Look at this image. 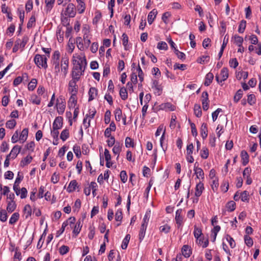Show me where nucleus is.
Masks as SVG:
<instances>
[{"mask_svg":"<svg viewBox=\"0 0 261 261\" xmlns=\"http://www.w3.org/2000/svg\"><path fill=\"white\" fill-rule=\"evenodd\" d=\"M60 53L59 50H55L51 57V62L54 66L55 73L56 75L60 72H63L64 76H66L69 68V58L66 54L64 55L61 59V64L60 62Z\"/></svg>","mask_w":261,"mask_h":261,"instance_id":"obj_1","label":"nucleus"},{"mask_svg":"<svg viewBox=\"0 0 261 261\" xmlns=\"http://www.w3.org/2000/svg\"><path fill=\"white\" fill-rule=\"evenodd\" d=\"M72 62L73 67L71 73L72 78L79 81L80 76L83 74L87 66L86 57H82L79 55L75 57L74 55Z\"/></svg>","mask_w":261,"mask_h":261,"instance_id":"obj_2","label":"nucleus"},{"mask_svg":"<svg viewBox=\"0 0 261 261\" xmlns=\"http://www.w3.org/2000/svg\"><path fill=\"white\" fill-rule=\"evenodd\" d=\"M47 58L45 55L40 54H36L34 58L35 64L39 68L46 69L47 68Z\"/></svg>","mask_w":261,"mask_h":261,"instance_id":"obj_3","label":"nucleus"},{"mask_svg":"<svg viewBox=\"0 0 261 261\" xmlns=\"http://www.w3.org/2000/svg\"><path fill=\"white\" fill-rule=\"evenodd\" d=\"M56 107L58 113L60 115L63 114L66 108V102L62 96L57 98Z\"/></svg>","mask_w":261,"mask_h":261,"instance_id":"obj_4","label":"nucleus"},{"mask_svg":"<svg viewBox=\"0 0 261 261\" xmlns=\"http://www.w3.org/2000/svg\"><path fill=\"white\" fill-rule=\"evenodd\" d=\"M79 80L72 79L68 83V91L70 94H77L78 92V87L76 83Z\"/></svg>","mask_w":261,"mask_h":261,"instance_id":"obj_5","label":"nucleus"},{"mask_svg":"<svg viewBox=\"0 0 261 261\" xmlns=\"http://www.w3.org/2000/svg\"><path fill=\"white\" fill-rule=\"evenodd\" d=\"M83 40L84 41V44L87 48H88L90 43L91 41L89 38L90 35V29L88 26H85L83 29Z\"/></svg>","mask_w":261,"mask_h":261,"instance_id":"obj_6","label":"nucleus"},{"mask_svg":"<svg viewBox=\"0 0 261 261\" xmlns=\"http://www.w3.org/2000/svg\"><path fill=\"white\" fill-rule=\"evenodd\" d=\"M202 108L204 111H207L209 107L208 94L207 91H203L201 95Z\"/></svg>","mask_w":261,"mask_h":261,"instance_id":"obj_7","label":"nucleus"},{"mask_svg":"<svg viewBox=\"0 0 261 261\" xmlns=\"http://www.w3.org/2000/svg\"><path fill=\"white\" fill-rule=\"evenodd\" d=\"M65 14L68 15L69 17H74L76 14V11L75 6L72 4L69 3L66 9Z\"/></svg>","mask_w":261,"mask_h":261,"instance_id":"obj_8","label":"nucleus"},{"mask_svg":"<svg viewBox=\"0 0 261 261\" xmlns=\"http://www.w3.org/2000/svg\"><path fill=\"white\" fill-rule=\"evenodd\" d=\"M182 209H178L175 212V220L177 225V228H180L183 223V217L181 215Z\"/></svg>","mask_w":261,"mask_h":261,"instance_id":"obj_9","label":"nucleus"},{"mask_svg":"<svg viewBox=\"0 0 261 261\" xmlns=\"http://www.w3.org/2000/svg\"><path fill=\"white\" fill-rule=\"evenodd\" d=\"M151 88L154 89V93L160 96L162 93V88L160 85H159V81L157 80H153L151 85Z\"/></svg>","mask_w":261,"mask_h":261,"instance_id":"obj_10","label":"nucleus"},{"mask_svg":"<svg viewBox=\"0 0 261 261\" xmlns=\"http://www.w3.org/2000/svg\"><path fill=\"white\" fill-rule=\"evenodd\" d=\"M198 163L196 162L194 167V173L196 174L197 178H201L202 179H203L204 178V172L203 170L201 168L198 167Z\"/></svg>","mask_w":261,"mask_h":261,"instance_id":"obj_11","label":"nucleus"},{"mask_svg":"<svg viewBox=\"0 0 261 261\" xmlns=\"http://www.w3.org/2000/svg\"><path fill=\"white\" fill-rule=\"evenodd\" d=\"M63 120L62 117H57L53 123V128L54 129H61L63 126Z\"/></svg>","mask_w":261,"mask_h":261,"instance_id":"obj_12","label":"nucleus"},{"mask_svg":"<svg viewBox=\"0 0 261 261\" xmlns=\"http://www.w3.org/2000/svg\"><path fill=\"white\" fill-rule=\"evenodd\" d=\"M77 94H71V96L68 102V107L69 109L75 108V106L77 103Z\"/></svg>","mask_w":261,"mask_h":261,"instance_id":"obj_13","label":"nucleus"},{"mask_svg":"<svg viewBox=\"0 0 261 261\" xmlns=\"http://www.w3.org/2000/svg\"><path fill=\"white\" fill-rule=\"evenodd\" d=\"M23 217L25 219H29L32 215V210L31 205L26 204L23 209Z\"/></svg>","mask_w":261,"mask_h":261,"instance_id":"obj_14","label":"nucleus"},{"mask_svg":"<svg viewBox=\"0 0 261 261\" xmlns=\"http://www.w3.org/2000/svg\"><path fill=\"white\" fill-rule=\"evenodd\" d=\"M204 189V187L203 184L201 181L199 182L196 184V186L195 195L197 197H200Z\"/></svg>","mask_w":261,"mask_h":261,"instance_id":"obj_15","label":"nucleus"},{"mask_svg":"<svg viewBox=\"0 0 261 261\" xmlns=\"http://www.w3.org/2000/svg\"><path fill=\"white\" fill-rule=\"evenodd\" d=\"M159 110H170L173 111L174 110L175 107L170 102H165L161 104L159 106Z\"/></svg>","mask_w":261,"mask_h":261,"instance_id":"obj_16","label":"nucleus"},{"mask_svg":"<svg viewBox=\"0 0 261 261\" xmlns=\"http://www.w3.org/2000/svg\"><path fill=\"white\" fill-rule=\"evenodd\" d=\"M98 94V90L95 87H91L88 91V101H91L95 98Z\"/></svg>","mask_w":261,"mask_h":261,"instance_id":"obj_17","label":"nucleus"},{"mask_svg":"<svg viewBox=\"0 0 261 261\" xmlns=\"http://www.w3.org/2000/svg\"><path fill=\"white\" fill-rule=\"evenodd\" d=\"M158 14V11L155 9H153L148 14L147 16L148 22L149 24H151L155 19Z\"/></svg>","mask_w":261,"mask_h":261,"instance_id":"obj_18","label":"nucleus"},{"mask_svg":"<svg viewBox=\"0 0 261 261\" xmlns=\"http://www.w3.org/2000/svg\"><path fill=\"white\" fill-rule=\"evenodd\" d=\"M79 186H77V182L76 181V180H71L67 188V191L68 192V193H71L73 191H74L76 188H78Z\"/></svg>","mask_w":261,"mask_h":261,"instance_id":"obj_19","label":"nucleus"},{"mask_svg":"<svg viewBox=\"0 0 261 261\" xmlns=\"http://www.w3.org/2000/svg\"><path fill=\"white\" fill-rule=\"evenodd\" d=\"M17 204L15 201H8L7 211L8 213H11L16 208Z\"/></svg>","mask_w":261,"mask_h":261,"instance_id":"obj_20","label":"nucleus"},{"mask_svg":"<svg viewBox=\"0 0 261 261\" xmlns=\"http://www.w3.org/2000/svg\"><path fill=\"white\" fill-rule=\"evenodd\" d=\"M77 3V8L80 14H82L84 12L86 8L85 3L84 0H76Z\"/></svg>","mask_w":261,"mask_h":261,"instance_id":"obj_21","label":"nucleus"},{"mask_svg":"<svg viewBox=\"0 0 261 261\" xmlns=\"http://www.w3.org/2000/svg\"><path fill=\"white\" fill-rule=\"evenodd\" d=\"M181 252L183 255L185 257H189L192 253V251L190 247L187 245L183 246L181 249Z\"/></svg>","mask_w":261,"mask_h":261,"instance_id":"obj_22","label":"nucleus"},{"mask_svg":"<svg viewBox=\"0 0 261 261\" xmlns=\"http://www.w3.org/2000/svg\"><path fill=\"white\" fill-rule=\"evenodd\" d=\"M221 80L220 82H222L226 80L228 77V70L226 67H223L220 72Z\"/></svg>","mask_w":261,"mask_h":261,"instance_id":"obj_23","label":"nucleus"},{"mask_svg":"<svg viewBox=\"0 0 261 261\" xmlns=\"http://www.w3.org/2000/svg\"><path fill=\"white\" fill-rule=\"evenodd\" d=\"M207 124L203 123L200 128L201 136L203 139H205L207 136Z\"/></svg>","mask_w":261,"mask_h":261,"instance_id":"obj_24","label":"nucleus"},{"mask_svg":"<svg viewBox=\"0 0 261 261\" xmlns=\"http://www.w3.org/2000/svg\"><path fill=\"white\" fill-rule=\"evenodd\" d=\"M28 132L29 130L27 128H25L22 130L19 137V139L22 143H24L27 140L28 136Z\"/></svg>","mask_w":261,"mask_h":261,"instance_id":"obj_25","label":"nucleus"},{"mask_svg":"<svg viewBox=\"0 0 261 261\" xmlns=\"http://www.w3.org/2000/svg\"><path fill=\"white\" fill-rule=\"evenodd\" d=\"M83 224L81 221V220H79L76 223L74 229L73 230V233L76 236L80 232L81 230V228L82 227Z\"/></svg>","mask_w":261,"mask_h":261,"instance_id":"obj_26","label":"nucleus"},{"mask_svg":"<svg viewBox=\"0 0 261 261\" xmlns=\"http://www.w3.org/2000/svg\"><path fill=\"white\" fill-rule=\"evenodd\" d=\"M21 147L18 145L14 146L12 149L10 153L12 154V159H14L16 158L18 153L20 152Z\"/></svg>","mask_w":261,"mask_h":261,"instance_id":"obj_27","label":"nucleus"},{"mask_svg":"<svg viewBox=\"0 0 261 261\" xmlns=\"http://www.w3.org/2000/svg\"><path fill=\"white\" fill-rule=\"evenodd\" d=\"M147 227V226L146 225H141V226L139 234V239L140 242L142 241V240L144 239L145 237Z\"/></svg>","mask_w":261,"mask_h":261,"instance_id":"obj_28","label":"nucleus"},{"mask_svg":"<svg viewBox=\"0 0 261 261\" xmlns=\"http://www.w3.org/2000/svg\"><path fill=\"white\" fill-rule=\"evenodd\" d=\"M214 79V75L211 72H208L206 74L205 78L204 84L205 86H209L213 82Z\"/></svg>","mask_w":261,"mask_h":261,"instance_id":"obj_29","label":"nucleus"},{"mask_svg":"<svg viewBox=\"0 0 261 261\" xmlns=\"http://www.w3.org/2000/svg\"><path fill=\"white\" fill-rule=\"evenodd\" d=\"M242 160H243L242 164L245 166L249 162V155L245 150H242L241 153Z\"/></svg>","mask_w":261,"mask_h":261,"instance_id":"obj_30","label":"nucleus"},{"mask_svg":"<svg viewBox=\"0 0 261 261\" xmlns=\"http://www.w3.org/2000/svg\"><path fill=\"white\" fill-rule=\"evenodd\" d=\"M56 35L57 38L58 39V41L61 43L63 41V35H64V32L62 30V28L60 27H58L57 28V32H56Z\"/></svg>","mask_w":261,"mask_h":261,"instance_id":"obj_31","label":"nucleus"},{"mask_svg":"<svg viewBox=\"0 0 261 261\" xmlns=\"http://www.w3.org/2000/svg\"><path fill=\"white\" fill-rule=\"evenodd\" d=\"M122 44L124 46V49L127 50L129 49V46L128 45V37L126 34L123 33L122 35Z\"/></svg>","mask_w":261,"mask_h":261,"instance_id":"obj_32","label":"nucleus"},{"mask_svg":"<svg viewBox=\"0 0 261 261\" xmlns=\"http://www.w3.org/2000/svg\"><path fill=\"white\" fill-rule=\"evenodd\" d=\"M74 43H75V42L72 39V37H71L70 38H69V41H68V42L67 44L68 51L69 53L71 54L73 51V50L75 48Z\"/></svg>","mask_w":261,"mask_h":261,"instance_id":"obj_33","label":"nucleus"},{"mask_svg":"<svg viewBox=\"0 0 261 261\" xmlns=\"http://www.w3.org/2000/svg\"><path fill=\"white\" fill-rule=\"evenodd\" d=\"M33 160V158L30 155H27L23 158L20 162V165L21 167H23L25 166L30 164Z\"/></svg>","mask_w":261,"mask_h":261,"instance_id":"obj_34","label":"nucleus"},{"mask_svg":"<svg viewBox=\"0 0 261 261\" xmlns=\"http://www.w3.org/2000/svg\"><path fill=\"white\" fill-rule=\"evenodd\" d=\"M19 218V214L18 213H13L9 220V224L11 225L14 224L18 220Z\"/></svg>","mask_w":261,"mask_h":261,"instance_id":"obj_35","label":"nucleus"},{"mask_svg":"<svg viewBox=\"0 0 261 261\" xmlns=\"http://www.w3.org/2000/svg\"><path fill=\"white\" fill-rule=\"evenodd\" d=\"M120 96L123 100H126L128 97V93L125 87H122L119 91Z\"/></svg>","mask_w":261,"mask_h":261,"instance_id":"obj_36","label":"nucleus"},{"mask_svg":"<svg viewBox=\"0 0 261 261\" xmlns=\"http://www.w3.org/2000/svg\"><path fill=\"white\" fill-rule=\"evenodd\" d=\"M233 38L234 39V43L239 47H242V43L243 42L244 39L242 37H241L239 35H235Z\"/></svg>","mask_w":261,"mask_h":261,"instance_id":"obj_37","label":"nucleus"},{"mask_svg":"<svg viewBox=\"0 0 261 261\" xmlns=\"http://www.w3.org/2000/svg\"><path fill=\"white\" fill-rule=\"evenodd\" d=\"M130 238V236L129 234H127L125 236V238L123 239L122 241V243L121 244V248L122 249H126L127 248Z\"/></svg>","mask_w":261,"mask_h":261,"instance_id":"obj_38","label":"nucleus"},{"mask_svg":"<svg viewBox=\"0 0 261 261\" xmlns=\"http://www.w3.org/2000/svg\"><path fill=\"white\" fill-rule=\"evenodd\" d=\"M236 203L233 201H230L226 204V208L229 212H233L236 209Z\"/></svg>","mask_w":261,"mask_h":261,"instance_id":"obj_39","label":"nucleus"},{"mask_svg":"<svg viewBox=\"0 0 261 261\" xmlns=\"http://www.w3.org/2000/svg\"><path fill=\"white\" fill-rule=\"evenodd\" d=\"M194 114L197 117H200L202 115V111L200 105L195 104L194 107Z\"/></svg>","mask_w":261,"mask_h":261,"instance_id":"obj_40","label":"nucleus"},{"mask_svg":"<svg viewBox=\"0 0 261 261\" xmlns=\"http://www.w3.org/2000/svg\"><path fill=\"white\" fill-rule=\"evenodd\" d=\"M243 95V90L241 89L238 90L234 96V97H233L234 101L236 103H237L240 100V99L242 97Z\"/></svg>","mask_w":261,"mask_h":261,"instance_id":"obj_41","label":"nucleus"},{"mask_svg":"<svg viewBox=\"0 0 261 261\" xmlns=\"http://www.w3.org/2000/svg\"><path fill=\"white\" fill-rule=\"evenodd\" d=\"M225 239L228 242L229 246L231 248H234L236 247V244L235 241L234 239L229 234H226Z\"/></svg>","mask_w":261,"mask_h":261,"instance_id":"obj_42","label":"nucleus"},{"mask_svg":"<svg viewBox=\"0 0 261 261\" xmlns=\"http://www.w3.org/2000/svg\"><path fill=\"white\" fill-rule=\"evenodd\" d=\"M150 214H151L150 211H148L146 212V213L144 216L143 221H142L141 225H146V226L148 225V223L149 218L150 217Z\"/></svg>","mask_w":261,"mask_h":261,"instance_id":"obj_43","label":"nucleus"},{"mask_svg":"<svg viewBox=\"0 0 261 261\" xmlns=\"http://www.w3.org/2000/svg\"><path fill=\"white\" fill-rule=\"evenodd\" d=\"M30 101L33 103L39 105L41 102V98L36 94H33L30 97Z\"/></svg>","mask_w":261,"mask_h":261,"instance_id":"obj_44","label":"nucleus"},{"mask_svg":"<svg viewBox=\"0 0 261 261\" xmlns=\"http://www.w3.org/2000/svg\"><path fill=\"white\" fill-rule=\"evenodd\" d=\"M75 42L78 48L81 50H84V46L83 43V39L81 37H77L75 39Z\"/></svg>","mask_w":261,"mask_h":261,"instance_id":"obj_45","label":"nucleus"},{"mask_svg":"<svg viewBox=\"0 0 261 261\" xmlns=\"http://www.w3.org/2000/svg\"><path fill=\"white\" fill-rule=\"evenodd\" d=\"M241 199L243 202H248L249 200V193L247 191H244L240 194Z\"/></svg>","mask_w":261,"mask_h":261,"instance_id":"obj_46","label":"nucleus"},{"mask_svg":"<svg viewBox=\"0 0 261 261\" xmlns=\"http://www.w3.org/2000/svg\"><path fill=\"white\" fill-rule=\"evenodd\" d=\"M23 178V176L22 174H20L19 172H18L17 177L14 182L13 187H19V184L22 180Z\"/></svg>","mask_w":261,"mask_h":261,"instance_id":"obj_47","label":"nucleus"},{"mask_svg":"<svg viewBox=\"0 0 261 261\" xmlns=\"http://www.w3.org/2000/svg\"><path fill=\"white\" fill-rule=\"evenodd\" d=\"M159 230L161 232H163L167 234L170 232L171 230V227L167 224H166L164 225L161 226L159 228Z\"/></svg>","mask_w":261,"mask_h":261,"instance_id":"obj_48","label":"nucleus"},{"mask_svg":"<svg viewBox=\"0 0 261 261\" xmlns=\"http://www.w3.org/2000/svg\"><path fill=\"white\" fill-rule=\"evenodd\" d=\"M193 233L195 238L197 239V240H198V239L202 234L201 229L200 228L197 227L196 225L194 226V230Z\"/></svg>","mask_w":261,"mask_h":261,"instance_id":"obj_49","label":"nucleus"},{"mask_svg":"<svg viewBox=\"0 0 261 261\" xmlns=\"http://www.w3.org/2000/svg\"><path fill=\"white\" fill-rule=\"evenodd\" d=\"M69 137V130L67 129H64L61 133L60 138L63 141H66Z\"/></svg>","mask_w":261,"mask_h":261,"instance_id":"obj_50","label":"nucleus"},{"mask_svg":"<svg viewBox=\"0 0 261 261\" xmlns=\"http://www.w3.org/2000/svg\"><path fill=\"white\" fill-rule=\"evenodd\" d=\"M247 102L250 106H252L256 103V98L254 94H250L248 95Z\"/></svg>","mask_w":261,"mask_h":261,"instance_id":"obj_51","label":"nucleus"},{"mask_svg":"<svg viewBox=\"0 0 261 261\" xmlns=\"http://www.w3.org/2000/svg\"><path fill=\"white\" fill-rule=\"evenodd\" d=\"M114 114L116 120L117 121H120L122 118L121 110L119 108L116 109V110L114 111Z\"/></svg>","mask_w":261,"mask_h":261,"instance_id":"obj_52","label":"nucleus"},{"mask_svg":"<svg viewBox=\"0 0 261 261\" xmlns=\"http://www.w3.org/2000/svg\"><path fill=\"white\" fill-rule=\"evenodd\" d=\"M37 84V81L36 79H33L28 85V89L30 91H33L36 88Z\"/></svg>","mask_w":261,"mask_h":261,"instance_id":"obj_53","label":"nucleus"},{"mask_svg":"<svg viewBox=\"0 0 261 261\" xmlns=\"http://www.w3.org/2000/svg\"><path fill=\"white\" fill-rule=\"evenodd\" d=\"M244 241L248 247H251L253 244L252 239L248 235L244 236Z\"/></svg>","mask_w":261,"mask_h":261,"instance_id":"obj_54","label":"nucleus"},{"mask_svg":"<svg viewBox=\"0 0 261 261\" xmlns=\"http://www.w3.org/2000/svg\"><path fill=\"white\" fill-rule=\"evenodd\" d=\"M246 21L245 20H242L241 21L239 29H238V32L240 33H243L245 31V30L246 29Z\"/></svg>","mask_w":261,"mask_h":261,"instance_id":"obj_55","label":"nucleus"},{"mask_svg":"<svg viewBox=\"0 0 261 261\" xmlns=\"http://www.w3.org/2000/svg\"><path fill=\"white\" fill-rule=\"evenodd\" d=\"M8 216L7 211L5 210L0 211V220L3 222H6L7 220Z\"/></svg>","mask_w":261,"mask_h":261,"instance_id":"obj_56","label":"nucleus"},{"mask_svg":"<svg viewBox=\"0 0 261 261\" xmlns=\"http://www.w3.org/2000/svg\"><path fill=\"white\" fill-rule=\"evenodd\" d=\"M218 186H219L218 178L215 177V178L213 179V180L212 181V184H211L212 189L214 192H216L217 191Z\"/></svg>","mask_w":261,"mask_h":261,"instance_id":"obj_57","label":"nucleus"},{"mask_svg":"<svg viewBox=\"0 0 261 261\" xmlns=\"http://www.w3.org/2000/svg\"><path fill=\"white\" fill-rule=\"evenodd\" d=\"M125 145L126 148H129L130 147H134V142L133 140H132L130 137H127L125 138Z\"/></svg>","mask_w":261,"mask_h":261,"instance_id":"obj_58","label":"nucleus"},{"mask_svg":"<svg viewBox=\"0 0 261 261\" xmlns=\"http://www.w3.org/2000/svg\"><path fill=\"white\" fill-rule=\"evenodd\" d=\"M121 150V146L119 143H116L114 146L112 151L114 154H118L120 153Z\"/></svg>","mask_w":261,"mask_h":261,"instance_id":"obj_59","label":"nucleus"},{"mask_svg":"<svg viewBox=\"0 0 261 261\" xmlns=\"http://www.w3.org/2000/svg\"><path fill=\"white\" fill-rule=\"evenodd\" d=\"M16 124V121L14 119H11L7 121L6 126L9 129H12L15 126Z\"/></svg>","mask_w":261,"mask_h":261,"instance_id":"obj_60","label":"nucleus"},{"mask_svg":"<svg viewBox=\"0 0 261 261\" xmlns=\"http://www.w3.org/2000/svg\"><path fill=\"white\" fill-rule=\"evenodd\" d=\"M59 173H57V172H54L51 177V182L55 184H57L59 181Z\"/></svg>","mask_w":261,"mask_h":261,"instance_id":"obj_61","label":"nucleus"},{"mask_svg":"<svg viewBox=\"0 0 261 261\" xmlns=\"http://www.w3.org/2000/svg\"><path fill=\"white\" fill-rule=\"evenodd\" d=\"M157 48L160 50H166L168 49V45L165 42L161 41L158 43Z\"/></svg>","mask_w":261,"mask_h":261,"instance_id":"obj_62","label":"nucleus"},{"mask_svg":"<svg viewBox=\"0 0 261 261\" xmlns=\"http://www.w3.org/2000/svg\"><path fill=\"white\" fill-rule=\"evenodd\" d=\"M209 152L207 148L204 147L200 152V156L203 159H206L208 157Z\"/></svg>","mask_w":261,"mask_h":261,"instance_id":"obj_63","label":"nucleus"},{"mask_svg":"<svg viewBox=\"0 0 261 261\" xmlns=\"http://www.w3.org/2000/svg\"><path fill=\"white\" fill-rule=\"evenodd\" d=\"M178 59L184 60L186 59V55L183 53L179 51L177 48H175L174 51Z\"/></svg>","mask_w":261,"mask_h":261,"instance_id":"obj_64","label":"nucleus"}]
</instances>
